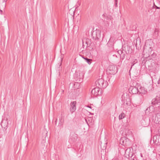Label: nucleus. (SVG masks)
<instances>
[{"instance_id": "obj_1", "label": "nucleus", "mask_w": 160, "mask_h": 160, "mask_svg": "<svg viewBox=\"0 0 160 160\" xmlns=\"http://www.w3.org/2000/svg\"><path fill=\"white\" fill-rule=\"evenodd\" d=\"M95 84L97 87L99 88H106L107 86V83L105 82L103 79L101 78L98 79L95 82Z\"/></svg>"}, {"instance_id": "obj_2", "label": "nucleus", "mask_w": 160, "mask_h": 160, "mask_svg": "<svg viewBox=\"0 0 160 160\" xmlns=\"http://www.w3.org/2000/svg\"><path fill=\"white\" fill-rule=\"evenodd\" d=\"M100 31L97 29L93 30L92 32V36L93 38L96 40H98L101 38Z\"/></svg>"}, {"instance_id": "obj_3", "label": "nucleus", "mask_w": 160, "mask_h": 160, "mask_svg": "<svg viewBox=\"0 0 160 160\" xmlns=\"http://www.w3.org/2000/svg\"><path fill=\"white\" fill-rule=\"evenodd\" d=\"M108 73L110 74L114 75L118 72V69L116 66L110 65L108 67Z\"/></svg>"}, {"instance_id": "obj_4", "label": "nucleus", "mask_w": 160, "mask_h": 160, "mask_svg": "<svg viewBox=\"0 0 160 160\" xmlns=\"http://www.w3.org/2000/svg\"><path fill=\"white\" fill-rule=\"evenodd\" d=\"M129 91L130 93H131L132 94H136L138 92L143 94H145L146 92L145 91H144L142 92H140V90H139L137 87L132 86H131L129 88Z\"/></svg>"}, {"instance_id": "obj_5", "label": "nucleus", "mask_w": 160, "mask_h": 160, "mask_svg": "<svg viewBox=\"0 0 160 160\" xmlns=\"http://www.w3.org/2000/svg\"><path fill=\"white\" fill-rule=\"evenodd\" d=\"M91 93L94 95H99L101 94V91L100 90L99 88L97 87L92 89Z\"/></svg>"}, {"instance_id": "obj_6", "label": "nucleus", "mask_w": 160, "mask_h": 160, "mask_svg": "<svg viewBox=\"0 0 160 160\" xmlns=\"http://www.w3.org/2000/svg\"><path fill=\"white\" fill-rule=\"evenodd\" d=\"M152 42H150L149 43L148 42L145 43V46L144 47V49H149L148 51H152Z\"/></svg>"}, {"instance_id": "obj_7", "label": "nucleus", "mask_w": 160, "mask_h": 160, "mask_svg": "<svg viewBox=\"0 0 160 160\" xmlns=\"http://www.w3.org/2000/svg\"><path fill=\"white\" fill-rule=\"evenodd\" d=\"M76 102L74 101L72 102L70 104V110L72 112H73L76 110Z\"/></svg>"}, {"instance_id": "obj_8", "label": "nucleus", "mask_w": 160, "mask_h": 160, "mask_svg": "<svg viewBox=\"0 0 160 160\" xmlns=\"http://www.w3.org/2000/svg\"><path fill=\"white\" fill-rule=\"evenodd\" d=\"M129 140V139L128 138H126L125 137H123L121 138L120 143L121 144L124 145L126 146L127 144V141Z\"/></svg>"}, {"instance_id": "obj_9", "label": "nucleus", "mask_w": 160, "mask_h": 160, "mask_svg": "<svg viewBox=\"0 0 160 160\" xmlns=\"http://www.w3.org/2000/svg\"><path fill=\"white\" fill-rule=\"evenodd\" d=\"M1 124L2 127L5 129L7 127L8 122L6 120H3L2 121Z\"/></svg>"}, {"instance_id": "obj_10", "label": "nucleus", "mask_w": 160, "mask_h": 160, "mask_svg": "<svg viewBox=\"0 0 160 160\" xmlns=\"http://www.w3.org/2000/svg\"><path fill=\"white\" fill-rule=\"evenodd\" d=\"M155 120H156V123H160V113H158L155 115Z\"/></svg>"}, {"instance_id": "obj_11", "label": "nucleus", "mask_w": 160, "mask_h": 160, "mask_svg": "<svg viewBox=\"0 0 160 160\" xmlns=\"http://www.w3.org/2000/svg\"><path fill=\"white\" fill-rule=\"evenodd\" d=\"M83 60H85L88 64H90L92 62V60L87 58V57L84 58L83 56H82Z\"/></svg>"}, {"instance_id": "obj_12", "label": "nucleus", "mask_w": 160, "mask_h": 160, "mask_svg": "<svg viewBox=\"0 0 160 160\" xmlns=\"http://www.w3.org/2000/svg\"><path fill=\"white\" fill-rule=\"evenodd\" d=\"M120 52L121 53V54L120 55V58L122 60L124 59L126 57V54L125 53H123L122 51L120 50Z\"/></svg>"}, {"instance_id": "obj_13", "label": "nucleus", "mask_w": 160, "mask_h": 160, "mask_svg": "<svg viewBox=\"0 0 160 160\" xmlns=\"http://www.w3.org/2000/svg\"><path fill=\"white\" fill-rule=\"evenodd\" d=\"M64 119L62 117H61L59 119V125L61 126L63 124Z\"/></svg>"}, {"instance_id": "obj_14", "label": "nucleus", "mask_w": 160, "mask_h": 160, "mask_svg": "<svg viewBox=\"0 0 160 160\" xmlns=\"http://www.w3.org/2000/svg\"><path fill=\"white\" fill-rule=\"evenodd\" d=\"M125 114L124 113H122L119 115V118L120 120L122 119L125 118Z\"/></svg>"}, {"instance_id": "obj_15", "label": "nucleus", "mask_w": 160, "mask_h": 160, "mask_svg": "<svg viewBox=\"0 0 160 160\" xmlns=\"http://www.w3.org/2000/svg\"><path fill=\"white\" fill-rule=\"evenodd\" d=\"M159 33V30L157 28H155L154 30V33L156 35H157L156 38H158V35Z\"/></svg>"}, {"instance_id": "obj_16", "label": "nucleus", "mask_w": 160, "mask_h": 160, "mask_svg": "<svg viewBox=\"0 0 160 160\" xmlns=\"http://www.w3.org/2000/svg\"><path fill=\"white\" fill-rule=\"evenodd\" d=\"M112 43V42H109L108 43H107V45H108V46H109L110 47V46H109V45H110V44H111V43Z\"/></svg>"}, {"instance_id": "obj_17", "label": "nucleus", "mask_w": 160, "mask_h": 160, "mask_svg": "<svg viewBox=\"0 0 160 160\" xmlns=\"http://www.w3.org/2000/svg\"><path fill=\"white\" fill-rule=\"evenodd\" d=\"M157 156L160 159V153H158V154L157 155Z\"/></svg>"}, {"instance_id": "obj_18", "label": "nucleus", "mask_w": 160, "mask_h": 160, "mask_svg": "<svg viewBox=\"0 0 160 160\" xmlns=\"http://www.w3.org/2000/svg\"><path fill=\"white\" fill-rule=\"evenodd\" d=\"M125 52H126V53H127V54H128V53H129V50L128 51H126V50H125Z\"/></svg>"}, {"instance_id": "obj_19", "label": "nucleus", "mask_w": 160, "mask_h": 160, "mask_svg": "<svg viewBox=\"0 0 160 160\" xmlns=\"http://www.w3.org/2000/svg\"><path fill=\"white\" fill-rule=\"evenodd\" d=\"M82 47L83 48H84V42H83V40H82Z\"/></svg>"}, {"instance_id": "obj_20", "label": "nucleus", "mask_w": 160, "mask_h": 160, "mask_svg": "<svg viewBox=\"0 0 160 160\" xmlns=\"http://www.w3.org/2000/svg\"><path fill=\"white\" fill-rule=\"evenodd\" d=\"M117 4V1L116 0H115V5L116 7Z\"/></svg>"}, {"instance_id": "obj_21", "label": "nucleus", "mask_w": 160, "mask_h": 160, "mask_svg": "<svg viewBox=\"0 0 160 160\" xmlns=\"http://www.w3.org/2000/svg\"><path fill=\"white\" fill-rule=\"evenodd\" d=\"M0 14H2V10H1L0 9Z\"/></svg>"}, {"instance_id": "obj_22", "label": "nucleus", "mask_w": 160, "mask_h": 160, "mask_svg": "<svg viewBox=\"0 0 160 160\" xmlns=\"http://www.w3.org/2000/svg\"><path fill=\"white\" fill-rule=\"evenodd\" d=\"M158 83H159L160 82V79L159 78L158 81Z\"/></svg>"}, {"instance_id": "obj_23", "label": "nucleus", "mask_w": 160, "mask_h": 160, "mask_svg": "<svg viewBox=\"0 0 160 160\" xmlns=\"http://www.w3.org/2000/svg\"><path fill=\"white\" fill-rule=\"evenodd\" d=\"M127 50H128V48H129V49L130 48H129L128 47V46H127Z\"/></svg>"}, {"instance_id": "obj_24", "label": "nucleus", "mask_w": 160, "mask_h": 160, "mask_svg": "<svg viewBox=\"0 0 160 160\" xmlns=\"http://www.w3.org/2000/svg\"><path fill=\"white\" fill-rule=\"evenodd\" d=\"M57 122V119L55 121V122L56 124Z\"/></svg>"}, {"instance_id": "obj_25", "label": "nucleus", "mask_w": 160, "mask_h": 160, "mask_svg": "<svg viewBox=\"0 0 160 160\" xmlns=\"http://www.w3.org/2000/svg\"><path fill=\"white\" fill-rule=\"evenodd\" d=\"M120 51H118V53L120 54V55L121 54V53L120 52H119Z\"/></svg>"}, {"instance_id": "obj_26", "label": "nucleus", "mask_w": 160, "mask_h": 160, "mask_svg": "<svg viewBox=\"0 0 160 160\" xmlns=\"http://www.w3.org/2000/svg\"><path fill=\"white\" fill-rule=\"evenodd\" d=\"M155 6L156 7L157 9H159V8H160L159 7H157L156 6Z\"/></svg>"}, {"instance_id": "obj_27", "label": "nucleus", "mask_w": 160, "mask_h": 160, "mask_svg": "<svg viewBox=\"0 0 160 160\" xmlns=\"http://www.w3.org/2000/svg\"><path fill=\"white\" fill-rule=\"evenodd\" d=\"M83 119L85 120L86 121V119L85 118H83Z\"/></svg>"}, {"instance_id": "obj_28", "label": "nucleus", "mask_w": 160, "mask_h": 160, "mask_svg": "<svg viewBox=\"0 0 160 160\" xmlns=\"http://www.w3.org/2000/svg\"><path fill=\"white\" fill-rule=\"evenodd\" d=\"M135 63V62L134 63H133L132 65L131 68H132V66L134 65Z\"/></svg>"}, {"instance_id": "obj_29", "label": "nucleus", "mask_w": 160, "mask_h": 160, "mask_svg": "<svg viewBox=\"0 0 160 160\" xmlns=\"http://www.w3.org/2000/svg\"><path fill=\"white\" fill-rule=\"evenodd\" d=\"M82 111H86L85 109L84 110L83 109H82Z\"/></svg>"}, {"instance_id": "obj_30", "label": "nucleus", "mask_w": 160, "mask_h": 160, "mask_svg": "<svg viewBox=\"0 0 160 160\" xmlns=\"http://www.w3.org/2000/svg\"><path fill=\"white\" fill-rule=\"evenodd\" d=\"M88 107L91 108V107H90V106H88Z\"/></svg>"}, {"instance_id": "obj_31", "label": "nucleus", "mask_w": 160, "mask_h": 160, "mask_svg": "<svg viewBox=\"0 0 160 160\" xmlns=\"http://www.w3.org/2000/svg\"><path fill=\"white\" fill-rule=\"evenodd\" d=\"M4 1H7V0H3Z\"/></svg>"}, {"instance_id": "obj_32", "label": "nucleus", "mask_w": 160, "mask_h": 160, "mask_svg": "<svg viewBox=\"0 0 160 160\" xmlns=\"http://www.w3.org/2000/svg\"><path fill=\"white\" fill-rule=\"evenodd\" d=\"M157 142V140H156V141H155V143H156Z\"/></svg>"}, {"instance_id": "obj_33", "label": "nucleus", "mask_w": 160, "mask_h": 160, "mask_svg": "<svg viewBox=\"0 0 160 160\" xmlns=\"http://www.w3.org/2000/svg\"><path fill=\"white\" fill-rule=\"evenodd\" d=\"M83 76H84V73H83Z\"/></svg>"}, {"instance_id": "obj_34", "label": "nucleus", "mask_w": 160, "mask_h": 160, "mask_svg": "<svg viewBox=\"0 0 160 160\" xmlns=\"http://www.w3.org/2000/svg\"><path fill=\"white\" fill-rule=\"evenodd\" d=\"M128 149H127V150H126V151H127V150H128Z\"/></svg>"}, {"instance_id": "obj_35", "label": "nucleus", "mask_w": 160, "mask_h": 160, "mask_svg": "<svg viewBox=\"0 0 160 160\" xmlns=\"http://www.w3.org/2000/svg\"><path fill=\"white\" fill-rule=\"evenodd\" d=\"M85 44H87L86 42H85Z\"/></svg>"}, {"instance_id": "obj_36", "label": "nucleus", "mask_w": 160, "mask_h": 160, "mask_svg": "<svg viewBox=\"0 0 160 160\" xmlns=\"http://www.w3.org/2000/svg\"><path fill=\"white\" fill-rule=\"evenodd\" d=\"M133 160H134V159H133Z\"/></svg>"}]
</instances>
